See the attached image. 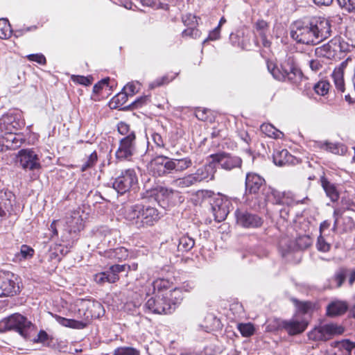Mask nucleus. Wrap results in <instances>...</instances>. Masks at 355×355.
Returning <instances> with one entry per match:
<instances>
[{
  "mask_svg": "<svg viewBox=\"0 0 355 355\" xmlns=\"http://www.w3.org/2000/svg\"><path fill=\"white\" fill-rule=\"evenodd\" d=\"M331 34L329 20L322 17H313L304 21H296L291 26L290 35L297 43L315 45L329 38Z\"/></svg>",
  "mask_w": 355,
  "mask_h": 355,
  "instance_id": "nucleus-1",
  "label": "nucleus"
},
{
  "mask_svg": "<svg viewBox=\"0 0 355 355\" xmlns=\"http://www.w3.org/2000/svg\"><path fill=\"white\" fill-rule=\"evenodd\" d=\"M123 216L130 225L137 229L153 226L160 218L155 207L139 203L125 207Z\"/></svg>",
  "mask_w": 355,
  "mask_h": 355,
  "instance_id": "nucleus-2",
  "label": "nucleus"
},
{
  "mask_svg": "<svg viewBox=\"0 0 355 355\" xmlns=\"http://www.w3.org/2000/svg\"><path fill=\"white\" fill-rule=\"evenodd\" d=\"M192 164L193 162L189 157L173 159L164 155H157L150 160L149 168L154 176L164 177L173 171H184Z\"/></svg>",
  "mask_w": 355,
  "mask_h": 355,
  "instance_id": "nucleus-3",
  "label": "nucleus"
},
{
  "mask_svg": "<svg viewBox=\"0 0 355 355\" xmlns=\"http://www.w3.org/2000/svg\"><path fill=\"white\" fill-rule=\"evenodd\" d=\"M35 329V324L20 313H13L0 320V332L12 331L27 340L31 333Z\"/></svg>",
  "mask_w": 355,
  "mask_h": 355,
  "instance_id": "nucleus-4",
  "label": "nucleus"
},
{
  "mask_svg": "<svg viewBox=\"0 0 355 355\" xmlns=\"http://www.w3.org/2000/svg\"><path fill=\"white\" fill-rule=\"evenodd\" d=\"M216 172V166L211 160L198 168L195 173L174 180L173 184L180 188H186L202 182H209L214 179Z\"/></svg>",
  "mask_w": 355,
  "mask_h": 355,
  "instance_id": "nucleus-5",
  "label": "nucleus"
},
{
  "mask_svg": "<svg viewBox=\"0 0 355 355\" xmlns=\"http://www.w3.org/2000/svg\"><path fill=\"white\" fill-rule=\"evenodd\" d=\"M267 67L273 78L280 81L296 83L301 78V72L295 65L293 60L288 58L281 64L280 68L272 62H267Z\"/></svg>",
  "mask_w": 355,
  "mask_h": 355,
  "instance_id": "nucleus-6",
  "label": "nucleus"
},
{
  "mask_svg": "<svg viewBox=\"0 0 355 355\" xmlns=\"http://www.w3.org/2000/svg\"><path fill=\"white\" fill-rule=\"evenodd\" d=\"M138 178L133 168H128L121 171L112 183L113 188L118 193L124 194L137 187Z\"/></svg>",
  "mask_w": 355,
  "mask_h": 355,
  "instance_id": "nucleus-7",
  "label": "nucleus"
},
{
  "mask_svg": "<svg viewBox=\"0 0 355 355\" xmlns=\"http://www.w3.org/2000/svg\"><path fill=\"white\" fill-rule=\"evenodd\" d=\"M21 291L18 276L10 272L0 274V297H13Z\"/></svg>",
  "mask_w": 355,
  "mask_h": 355,
  "instance_id": "nucleus-8",
  "label": "nucleus"
},
{
  "mask_svg": "<svg viewBox=\"0 0 355 355\" xmlns=\"http://www.w3.org/2000/svg\"><path fill=\"white\" fill-rule=\"evenodd\" d=\"M24 125L21 114L18 110H10L0 118V130L6 133L16 132Z\"/></svg>",
  "mask_w": 355,
  "mask_h": 355,
  "instance_id": "nucleus-9",
  "label": "nucleus"
},
{
  "mask_svg": "<svg viewBox=\"0 0 355 355\" xmlns=\"http://www.w3.org/2000/svg\"><path fill=\"white\" fill-rule=\"evenodd\" d=\"M137 153V138H121L114 156L118 162L131 161Z\"/></svg>",
  "mask_w": 355,
  "mask_h": 355,
  "instance_id": "nucleus-10",
  "label": "nucleus"
},
{
  "mask_svg": "<svg viewBox=\"0 0 355 355\" xmlns=\"http://www.w3.org/2000/svg\"><path fill=\"white\" fill-rule=\"evenodd\" d=\"M168 295H153L150 297L144 306V311L155 314H170L173 313V307L168 302Z\"/></svg>",
  "mask_w": 355,
  "mask_h": 355,
  "instance_id": "nucleus-11",
  "label": "nucleus"
},
{
  "mask_svg": "<svg viewBox=\"0 0 355 355\" xmlns=\"http://www.w3.org/2000/svg\"><path fill=\"white\" fill-rule=\"evenodd\" d=\"M344 331L345 329L341 325L334 323L325 324L315 328L309 334V337L315 340H327L331 336L341 335Z\"/></svg>",
  "mask_w": 355,
  "mask_h": 355,
  "instance_id": "nucleus-12",
  "label": "nucleus"
},
{
  "mask_svg": "<svg viewBox=\"0 0 355 355\" xmlns=\"http://www.w3.org/2000/svg\"><path fill=\"white\" fill-rule=\"evenodd\" d=\"M209 157L212 159L214 164H218L222 169L227 171L241 168L242 166V159L230 153L223 152L212 154Z\"/></svg>",
  "mask_w": 355,
  "mask_h": 355,
  "instance_id": "nucleus-13",
  "label": "nucleus"
},
{
  "mask_svg": "<svg viewBox=\"0 0 355 355\" xmlns=\"http://www.w3.org/2000/svg\"><path fill=\"white\" fill-rule=\"evenodd\" d=\"M78 305L80 307L79 312L83 311V317L87 322L93 318H98L104 313L103 305L97 301L82 299Z\"/></svg>",
  "mask_w": 355,
  "mask_h": 355,
  "instance_id": "nucleus-14",
  "label": "nucleus"
},
{
  "mask_svg": "<svg viewBox=\"0 0 355 355\" xmlns=\"http://www.w3.org/2000/svg\"><path fill=\"white\" fill-rule=\"evenodd\" d=\"M235 216L237 224L248 229L261 227L264 221L258 214L246 210L237 209L235 211Z\"/></svg>",
  "mask_w": 355,
  "mask_h": 355,
  "instance_id": "nucleus-15",
  "label": "nucleus"
},
{
  "mask_svg": "<svg viewBox=\"0 0 355 355\" xmlns=\"http://www.w3.org/2000/svg\"><path fill=\"white\" fill-rule=\"evenodd\" d=\"M17 162L25 170L33 171L41 168L38 155L31 149H21L18 152Z\"/></svg>",
  "mask_w": 355,
  "mask_h": 355,
  "instance_id": "nucleus-16",
  "label": "nucleus"
},
{
  "mask_svg": "<svg viewBox=\"0 0 355 355\" xmlns=\"http://www.w3.org/2000/svg\"><path fill=\"white\" fill-rule=\"evenodd\" d=\"M230 202L223 196L216 198L212 204L211 209L215 220H224L230 212Z\"/></svg>",
  "mask_w": 355,
  "mask_h": 355,
  "instance_id": "nucleus-17",
  "label": "nucleus"
},
{
  "mask_svg": "<svg viewBox=\"0 0 355 355\" xmlns=\"http://www.w3.org/2000/svg\"><path fill=\"white\" fill-rule=\"evenodd\" d=\"M123 269H124V266H118L114 264L109 268L108 270L95 274L94 275V280L100 285H103L105 283H115L119 279V273Z\"/></svg>",
  "mask_w": 355,
  "mask_h": 355,
  "instance_id": "nucleus-18",
  "label": "nucleus"
},
{
  "mask_svg": "<svg viewBox=\"0 0 355 355\" xmlns=\"http://www.w3.org/2000/svg\"><path fill=\"white\" fill-rule=\"evenodd\" d=\"M337 43L334 37L315 50V53L318 58H324L329 60L340 59V56L338 55Z\"/></svg>",
  "mask_w": 355,
  "mask_h": 355,
  "instance_id": "nucleus-19",
  "label": "nucleus"
},
{
  "mask_svg": "<svg viewBox=\"0 0 355 355\" xmlns=\"http://www.w3.org/2000/svg\"><path fill=\"white\" fill-rule=\"evenodd\" d=\"M265 180L254 173H248L245 177V194H256L263 185Z\"/></svg>",
  "mask_w": 355,
  "mask_h": 355,
  "instance_id": "nucleus-20",
  "label": "nucleus"
},
{
  "mask_svg": "<svg viewBox=\"0 0 355 355\" xmlns=\"http://www.w3.org/2000/svg\"><path fill=\"white\" fill-rule=\"evenodd\" d=\"M272 157L275 164L279 166L295 165L299 162L298 159L292 155L286 149L275 150Z\"/></svg>",
  "mask_w": 355,
  "mask_h": 355,
  "instance_id": "nucleus-21",
  "label": "nucleus"
},
{
  "mask_svg": "<svg viewBox=\"0 0 355 355\" xmlns=\"http://www.w3.org/2000/svg\"><path fill=\"white\" fill-rule=\"evenodd\" d=\"M352 61L351 57H348L345 60L342 62L340 65L336 67L332 73V78L336 87L340 92L345 90V81H344V71L346 69L348 63Z\"/></svg>",
  "mask_w": 355,
  "mask_h": 355,
  "instance_id": "nucleus-22",
  "label": "nucleus"
},
{
  "mask_svg": "<svg viewBox=\"0 0 355 355\" xmlns=\"http://www.w3.org/2000/svg\"><path fill=\"white\" fill-rule=\"evenodd\" d=\"M171 287V283L165 279H157L152 282L146 293L147 295H161L166 297L168 290Z\"/></svg>",
  "mask_w": 355,
  "mask_h": 355,
  "instance_id": "nucleus-23",
  "label": "nucleus"
},
{
  "mask_svg": "<svg viewBox=\"0 0 355 355\" xmlns=\"http://www.w3.org/2000/svg\"><path fill=\"white\" fill-rule=\"evenodd\" d=\"M183 21L186 26H188L182 32V37H191L193 39H196L200 37V31L196 28L198 25L197 18L195 15H188L184 18H183Z\"/></svg>",
  "mask_w": 355,
  "mask_h": 355,
  "instance_id": "nucleus-24",
  "label": "nucleus"
},
{
  "mask_svg": "<svg viewBox=\"0 0 355 355\" xmlns=\"http://www.w3.org/2000/svg\"><path fill=\"white\" fill-rule=\"evenodd\" d=\"M15 195L10 191H0V218L12 210Z\"/></svg>",
  "mask_w": 355,
  "mask_h": 355,
  "instance_id": "nucleus-25",
  "label": "nucleus"
},
{
  "mask_svg": "<svg viewBox=\"0 0 355 355\" xmlns=\"http://www.w3.org/2000/svg\"><path fill=\"white\" fill-rule=\"evenodd\" d=\"M65 223L70 233L80 232L83 227V219L78 211H74L67 216Z\"/></svg>",
  "mask_w": 355,
  "mask_h": 355,
  "instance_id": "nucleus-26",
  "label": "nucleus"
},
{
  "mask_svg": "<svg viewBox=\"0 0 355 355\" xmlns=\"http://www.w3.org/2000/svg\"><path fill=\"white\" fill-rule=\"evenodd\" d=\"M320 183L327 196L331 202H337L340 198V193L336 185L330 182L324 175L320 177Z\"/></svg>",
  "mask_w": 355,
  "mask_h": 355,
  "instance_id": "nucleus-27",
  "label": "nucleus"
},
{
  "mask_svg": "<svg viewBox=\"0 0 355 355\" xmlns=\"http://www.w3.org/2000/svg\"><path fill=\"white\" fill-rule=\"evenodd\" d=\"M283 327L290 335H296L303 332L306 329L307 322L303 320L298 321L292 319L284 322Z\"/></svg>",
  "mask_w": 355,
  "mask_h": 355,
  "instance_id": "nucleus-28",
  "label": "nucleus"
},
{
  "mask_svg": "<svg viewBox=\"0 0 355 355\" xmlns=\"http://www.w3.org/2000/svg\"><path fill=\"white\" fill-rule=\"evenodd\" d=\"M6 134L7 135L4 139L5 143L3 144V146H5L8 149H17L25 141V139L21 134H16L15 132Z\"/></svg>",
  "mask_w": 355,
  "mask_h": 355,
  "instance_id": "nucleus-29",
  "label": "nucleus"
},
{
  "mask_svg": "<svg viewBox=\"0 0 355 355\" xmlns=\"http://www.w3.org/2000/svg\"><path fill=\"white\" fill-rule=\"evenodd\" d=\"M347 310V305L345 302L334 301L327 306V315L335 317L344 314Z\"/></svg>",
  "mask_w": 355,
  "mask_h": 355,
  "instance_id": "nucleus-30",
  "label": "nucleus"
},
{
  "mask_svg": "<svg viewBox=\"0 0 355 355\" xmlns=\"http://www.w3.org/2000/svg\"><path fill=\"white\" fill-rule=\"evenodd\" d=\"M184 298L183 292L179 287H175L170 290L168 293V302L171 306L173 307V312L175 310L178 305H179Z\"/></svg>",
  "mask_w": 355,
  "mask_h": 355,
  "instance_id": "nucleus-31",
  "label": "nucleus"
},
{
  "mask_svg": "<svg viewBox=\"0 0 355 355\" xmlns=\"http://www.w3.org/2000/svg\"><path fill=\"white\" fill-rule=\"evenodd\" d=\"M56 321L61 325L76 329H83L87 326V322L79 321L73 319H68L60 315H55Z\"/></svg>",
  "mask_w": 355,
  "mask_h": 355,
  "instance_id": "nucleus-32",
  "label": "nucleus"
},
{
  "mask_svg": "<svg viewBox=\"0 0 355 355\" xmlns=\"http://www.w3.org/2000/svg\"><path fill=\"white\" fill-rule=\"evenodd\" d=\"M178 251L182 253L189 252L195 245L193 239L187 235H184L180 237L178 239Z\"/></svg>",
  "mask_w": 355,
  "mask_h": 355,
  "instance_id": "nucleus-33",
  "label": "nucleus"
},
{
  "mask_svg": "<svg viewBox=\"0 0 355 355\" xmlns=\"http://www.w3.org/2000/svg\"><path fill=\"white\" fill-rule=\"evenodd\" d=\"M35 254L33 248L27 245H22L20 251L15 254L16 261H21L31 259Z\"/></svg>",
  "mask_w": 355,
  "mask_h": 355,
  "instance_id": "nucleus-34",
  "label": "nucleus"
},
{
  "mask_svg": "<svg viewBox=\"0 0 355 355\" xmlns=\"http://www.w3.org/2000/svg\"><path fill=\"white\" fill-rule=\"evenodd\" d=\"M347 277V271L345 269L337 270L332 277L330 282V288H339L345 281Z\"/></svg>",
  "mask_w": 355,
  "mask_h": 355,
  "instance_id": "nucleus-35",
  "label": "nucleus"
},
{
  "mask_svg": "<svg viewBox=\"0 0 355 355\" xmlns=\"http://www.w3.org/2000/svg\"><path fill=\"white\" fill-rule=\"evenodd\" d=\"M107 254L110 259L119 261L126 259L128 257V252L127 249L123 247L111 250Z\"/></svg>",
  "mask_w": 355,
  "mask_h": 355,
  "instance_id": "nucleus-36",
  "label": "nucleus"
},
{
  "mask_svg": "<svg viewBox=\"0 0 355 355\" xmlns=\"http://www.w3.org/2000/svg\"><path fill=\"white\" fill-rule=\"evenodd\" d=\"M117 130L119 133L122 136L121 138L126 139L127 137H136L135 132L131 130L130 125L123 121H121L117 125Z\"/></svg>",
  "mask_w": 355,
  "mask_h": 355,
  "instance_id": "nucleus-37",
  "label": "nucleus"
},
{
  "mask_svg": "<svg viewBox=\"0 0 355 355\" xmlns=\"http://www.w3.org/2000/svg\"><path fill=\"white\" fill-rule=\"evenodd\" d=\"M12 35V29L11 26L6 19H0V37L6 39L11 37Z\"/></svg>",
  "mask_w": 355,
  "mask_h": 355,
  "instance_id": "nucleus-38",
  "label": "nucleus"
},
{
  "mask_svg": "<svg viewBox=\"0 0 355 355\" xmlns=\"http://www.w3.org/2000/svg\"><path fill=\"white\" fill-rule=\"evenodd\" d=\"M307 198H304L302 200L297 199L291 193H284V198L282 201V205L293 206L298 204L305 203V200Z\"/></svg>",
  "mask_w": 355,
  "mask_h": 355,
  "instance_id": "nucleus-39",
  "label": "nucleus"
},
{
  "mask_svg": "<svg viewBox=\"0 0 355 355\" xmlns=\"http://www.w3.org/2000/svg\"><path fill=\"white\" fill-rule=\"evenodd\" d=\"M334 40H336L337 43V51L338 56H340V58L343 57V54L349 52L352 49V45L345 42L340 37H335Z\"/></svg>",
  "mask_w": 355,
  "mask_h": 355,
  "instance_id": "nucleus-40",
  "label": "nucleus"
},
{
  "mask_svg": "<svg viewBox=\"0 0 355 355\" xmlns=\"http://www.w3.org/2000/svg\"><path fill=\"white\" fill-rule=\"evenodd\" d=\"M261 130L270 137L278 138L282 132L279 131L272 125L270 123H263L261 125Z\"/></svg>",
  "mask_w": 355,
  "mask_h": 355,
  "instance_id": "nucleus-41",
  "label": "nucleus"
},
{
  "mask_svg": "<svg viewBox=\"0 0 355 355\" xmlns=\"http://www.w3.org/2000/svg\"><path fill=\"white\" fill-rule=\"evenodd\" d=\"M238 330L243 337H250L254 333L255 329L251 323H240L238 324Z\"/></svg>",
  "mask_w": 355,
  "mask_h": 355,
  "instance_id": "nucleus-42",
  "label": "nucleus"
},
{
  "mask_svg": "<svg viewBox=\"0 0 355 355\" xmlns=\"http://www.w3.org/2000/svg\"><path fill=\"white\" fill-rule=\"evenodd\" d=\"M139 351L134 347H121L116 348L113 355H139Z\"/></svg>",
  "mask_w": 355,
  "mask_h": 355,
  "instance_id": "nucleus-43",
  "label": "nucleus"
},
{
  "mask_svg": "<svg viewBox=\"0 0 355 355\" xmlns=\"http://www.w3.org/2000/svg\"><path fill=\"white\" fill-rule=\"evenodd\" d=\"M316 94L320 96L327 94L329 89V83L327 81H319L313 87Z\"/></svg>",
  "mask_w": 355,
  "mask_h": 355,
  "instance_id": "nucleus-44",
  "label": "nucleus"
},
{
  "mask_svg": "<svg viewBox=\"0 0 355 355\" xmlns=\"http://www.w3.org/2000/svg\"><path fill=\"white\" fill-rule=\"evenodd\" d=\"M98 160V156L96 151L92 153L88 157L87 159L81 166V171H85L88 168L93 167Z\"/></svg>",
  "mask_w": 355,
  "mask_h": 355,
  "instance_id": "nucleus-45",
  "label": "nucleus"
},
{
  "mask_svg": "<svg viewBox=\"0 0 355 355\" xmlns=\"http://www.w3.org/2000/svg\"><path fill=\"white\" fill-rule=\"evenodd\" d=\"M73 82L83 85L85 86H88L92 83L93 78L91 76H78V75H73L71 78Z\"/></svg>",
  "mask_w": 355,
  "mask_h": 355,
  "instance_id": "nucleus-46",
  "label": "nucleus"
},
{
  "mask_svg": "<svg viewBox=\"0 0 355 355\" xmlns=\"http://www.w3.org/2000/svg\"><path fill=\"white\" fill-rule=\"evenodd\" d=\"M340 8L348 12H355V0H336Z\"/></svg>",
  "mask_w": 355,
  "mask_h": 355,
  "instance_id": "nucleus-47",
  "label": "nucleus"
},
{
  "mask_svg": "<svg viewBox=\"0 0 355 355\" xmlns=\"http://www.w3.org/2000/svg\"><path fill=\"white\" fill-rule=\"evenodd\" d=\"M316 248L320 252H327L331 249V245L326 241L325 239L322 235H320L317 239Z\"/></svg>",
  "mask_w": 355,
  "mask_h": 355,
  "instance_id": "nucleus-48",
  "label": "nucleus"
},
{
  "mask_svg": "<svg viewBox=\"0 0 355 355\" xmlns=\"http://www.w3.org/2000/svg\"><path fill=\"white\" fill-rule=\"evenodd\" d=\"M140 89V84L139 82L128 83L124 87L123 90L128 95L133 96Z\"/></svg>",
  "mask_w": 355,
  "mask_h": 355,
  "instance_id": "nucleus-49",
  "label": "nucleus"
},
{
  "mask_svg": "<svg viewBox=\"0 0 355 355\" xmlns=\"http://www.w3.org/2000/svg\"><path fill=\"white\" fill-rule=\"evenodd\" d=\"M317 146L320 148V149H324L327 151H329L332 153L336 154L338 153V147L336 144L328 143L327 141L325 142H318Z\"/></svg>",
  "mask_w": 355,
  "mask_h": 355,
  "instance_id": "nucleus-50",
  "label": "nucleus"
},
{
  "mask_svg": "<svg viewBox=\"0 0 355 355\" xmlns=\"http://www.w3.org/2000/svg\"><path fill=\"white\" fill-rule=\"evenodd\" d=\"M283 198L284 193L277 190H272L271 195L269 197V200H270L273 204L282 205Z\"/></svg>",
  "mask_w": 355,
  "mask_h": 355,
  "instance_id": "nucleus-51",
  "label": "nucleus"
},
{
  "mask_svg": "<svg viewBox=\"0 0 355 355\" xmlns=\"http://www.w3.org/2000/svg\"><path fill=\"white\" fill-rule=\"evenodd\" d=\"M294 302L297 310L304 314L308 313L312 307V304L309 302H299L296 300Z\"/></svg>",
  "mask_w": 355,
  "mask_h": 355,
  "instance_id": "nucleus-52",
  "label": "nucleus"
},
{
  "mask_svg": "<svg viewBox=\"0 0 355 355\" xmlns=\"http://www.w3.org/2000/svg\"><path fill=\"white\" fill-rule=\"evenodd\" d=\"M220 30L219 27H216L212 31H211L208 35V37L205 39L202 42V44H205L207 41H215L220 38Z\"/></svg>",
  "mask_w": 355,
  "mask_h": 355,
  "instance_id": "nucleus-53",
  "label": "nucleus"
},
{
  "mask_svg": "<svg viewBox=\"0 0 355 355\" xmlns=\"http://www.w3.org/2000/svg\"><path fill=\"white\" fill-rule=\"evenodd\" d=\"M26 57L29 61L35 62L42 65L45 64L46 62V58L42 53L30 54Z\"/></svg>",
  "mask_w": 355,
  "mask_h": 355,
  "instance_id": "nucleus-54",
  "label": "nucleus"
},
{
  "mask_svg": "<svg viewBox=\"0 0 355 355\" xmlns=\"http://www.w3.org/2000/svg\"><path fill=\"white\" fill-rule=\"evenodd\" d=\"M171 80V79H169L167 76H164L162 77L157 78L155 80L152 82L149 85V87L150 89H154L157 87H159L164 84L168 83Z\"/></svg>",
  "mask_w": 355,
  "mask_h": 355,
  "instance_id": "nucleus-55",
  "label": "nucleus"
},
{
  "mask_svg": "<svg viewBox=\"0 0 355 355\" xmlns=\"http://www.w3.org/2000/svg\"><path fill=\"white\" fill-rule=\"evenodd\" d=\"M197 286V284L195 281H187L184 282L181 286L179 288H181L182 291L190 293L195 290Z\"/></svg>",
  "mask_w": 355,
  "mask_h": 355,
  "instance_id": "nucleus-56",
  "label": "nucleus"
},
{
  "mask_svg": "<svg viewBox=\"0 0 355 355\" xmlns=\"http://www.w3.org/2000/svg\"><path fill=\"white\" fill-rule=\"evenodd\" d=\"M148 101L149 97L148 96H142L136 99L134 102H132L131 106L134 109H137L141 107L144 105L146 104Z\"/></svg>",
  "mask_w": 355,
  "mask_h": 355,
  "instance_id": "nucleus-57",
  "label": "nucleus"
},
{
  "mask_svg": "<svg viewBox=\"0 0 355 355\" xmlns=\"http://www.w3.org/2000/svg\"><path fill=\"white\" fill-rule=\"evenodd\" d=\"M49 336L48 334L44 330H40L37 334V338L33 339V342L36 343H42L44 345L45 343L49 340Z\"/></svg>",
  "mask_w": 355,
  "mask_h": 355,
  "instance_id": "nucleus-58",
  "label": "nucleus"
},
{
  "mask_svg": "<svg viewBox=\"0 0 355 355\" xmlns=\"http://www.w3.org/2000/svg\"><path fill=\"white\" fill-rule=\"evenodd\" d=\"M255 28L259 34L262 33H266L268 28V24L263 19L258 20L255 24Z\"/></svg>",
  "mask_w": 355,
  "mask_h": 355,
  "instance_id": "nucleus-59",
  "label": "nucleus"
},
{
  "mask_svg": "<svg viewBox=\"0 0 355 355\" xmlns=\"http://www.w3.org/2000/svg\"><path fill=\"white\" fill-rule=\"evenodd\" d=\"M110 78H104L100 80L98 83L95 84L93 87V92L95 94H98L100 91L105 86H108Z\"/></svg>",
  "mask_w": 355,
  "mask_h": 355,
  "instance_id": "nucleus-60",
  "label": "nucleus"
},
{
  "mask_svg": "<svg viewBox=\"0 0 355 355\" xmlns=\"http://www.w3.org/2000/svg\"><path fill=\"white\" fill-rule=\"evenodd\" d=\"M151 137H152L153 141L154 142V144L156 145V146L157 148H162L164 147V146H165L164 142L163 141L162 136L159 134H158L157 132H153L151 135Z\"/></svg>",
  "mask_w": 355,
  "mask_h": 355,
  "instance_id": "nucleus-61",
  "label": "nucleus"
},
{
  "mask_svg": "<svg viewBox=\"0 0 355 355\" xmlns=\"http://www.w3.org/2000/svg\"><path fill=\"white\" fill-rule=\"evenodd\" d=\"M128 94L126 92H121L116 95L113 98V101L119 105H123L128 99Z\"/></svg>",
  "mask_w": 355,
  "mask_h": 355,
  "instance_id": "nucleus-62",
  "label": "nucleus"
},
{
  "mask_svg": "<svg viewBox=\"0 0 355 355\" xmlns=\"http://www.w3.org/2000/svg\"><path fill=\"white\" fill-rule=\"evenodd\" d=\"M36 28L35 26H28V27H24V28H18V29H16L15 31L12 30V35L15 37H21L22 36L24 33L28 32V31H33V30H35Z\"/></svg>",
  "mask_w": 355,
  "mask_h": 355,
  "instance_id": "nucleus-63",
  "label": "nucleus"
},
{
  "mask_svg": "<svg viewBox=\"0 0 355 355\" xmlns=\"http://www.w3.org/2000/svg\"><path fill=\"white\" fill-rule=\"evenodd\" d=\"M205 320H209L212 322V324L209 327L208 325L205 326L206 331H208L209 330H212L214 327H216L218 325L219 320L213 315H208Z\"/></svg>",
  "mask_w": 355,
  "mask_h": 355,
  "instance_id": "nucleus-64",
  "label": "nucleus"
}]
</instances>
